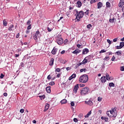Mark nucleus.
Wrapping results in <instances>:
<instances>
[{
	"instance_id": "f257e3e1",
	"label": "nucleus",
	"mask_w": 124,
	"mask_h": 124,
	"mask_svg": "<svg viewBox=\"0 0 124 124\" xmlns=\"http://www.w3.org/2000/svg\"><path fill=\"white\" fill-rule=\"evenodd\" d=\"M75 11L76 12V16L77 20L78 22H80V19L84 17L85 13L83 11H78L77 10H75Z\"/></svg>"
},
{
	"instance_id": "37998d69",
	"label": "nucleus",
	"mask_w": 124,
	"mask_h": 124,
	"mask_svg": "<svg viewBox=\"0 0 124 124\" xmlns=\"http://www.w3.org/2000/svg\"><path fill=\"white\" fill-rule=\"evenodd\" d=\"M47 31H53V29L47 27Z\"/></svg>"
},
{
	"instance_id": "13d9d810",
	"label": "nucleus",
	"mask_w": 124,
	"mask_h": 124,
	"mask_svg": "<svg viewBox=\"0 0 124 124\" xmlns=\"http://www.w3.org/2000/svg\"><path fill=\"white\" fill-rule=\"evenodd\" d=\"M77 47L78 48H82V45L78 44L77 45Z\"/></svg>"
},
{
	"instance_id": "79ce46f5",
	"label": "nucleus",
	"mask_w": 124,
	"mask_h": 124,
	"mask_svg": "<svg viewBox=\"0 0 124 124\" xmlns=\"http://www.w3.org/2000/svg\"><path fill=\"white\" fill-rule=\"evenodd\" d=\"M47 79L48 80H50V79H52V77H51V75H49L47 77Z\"/></svg>"
},
{
	"instance_id": "3c124183",
	"label": "nucleus",
	"mask_w": 124,
	"mask_h": 124,
	"mask_svg": "<svg viewBox=\"0 0 124 124\" xmlns=\"http://www.w3.org/2000/svg\"><path fill=\"white\" fill-rule=\"evenodd\" d=\"M66 69L67 71H68V70H70V69H71V67H66Z\"/></svg>"
},
{
	"instance_id": "7ed1b4c3",
	"label": "nucleus",
	"mask_w": 124,
	"mask_h": 124,
	"mask_svg": "<svg viewBox=\"0 0 124 124\" xmlns=\"http://www.w3.org/2000/svg\"><path fill=\"white\" fill-rule=\"evenodd\" d=\"M90 93V88L88 87H84L80 90V94L84 96Z\"/></svg>"
},
{
	"instance_id": "2eb2a0df",
	"label": "nucleus",
	"mask_w": 124,
	"mask_h": 124,
	"mask_svg": "<svg viewBox=\"0 0 124 124\" xmlns=\"http://www.w3.org/2000/svg\"><path fill=\"white\" fill-rule=\"evenodd\" d=\"M50 108V105L49 104H46L45 107L44 112H46L48 109Z\"/></svg>"
},
{
	"instance_id": "5fc2aeb1",
	"label": "nucleus",
	"mask_w": 124,
	"mask_h": 124,
	"mask_svg": "<svg viewBox=\"0 0 124 124\" xmlns=\"http://www.w3.org/2000/svg\"><path fill=\"white\" fill-rule=\"evenodd\" d=\"M24 111H25V109H23V108H21V109L20 110V113H24Z\"/></svg>"
},
{
	"instance_id": "4d7b16f0",
	"label": "nucleus",
	"mask_w": 124,
	"mask_h": 124,
	"mask_svg": "<svg viewBox=\"0 0 124 124\" xmlns=\"http://www.w3.org/2000/svg\"><path fill=\"white\" fill-rule=\"evenodd\" d=\"M107 42H108V44H111V40H109V39H108L107 40Z\"/></svg>"
},
{
	"instance_id": "b1692460",
	"label": "nucleus",
	"mask_w": 124,
	"mask_h": 124,
	"mask_svg": "<svg viewBox=\"0 0 124 124\" xmlns=\"http://www.w3.org/2000/svg\"><path fill=\"white\" fill-rule=\"evenodd\" d=\"M67 103V100L65 99H64L61 101V103L62 104H65V103Z\"/></svg>"
},
{
	"instance_id": "5701e85b",
	"label": "nucleus",
	"mask_w": 124,
	"mask_h": 124,
	"mask_svg": "<svg viewBox=\"0 0 124 124\" xmlns=\"http://www.w3.org/2000/svg\"><path fill=\"white\" fill-rule=\"evenodd\" d=\"M3 25L4 27H6V26H7V21H6L5 19L3 20Z\"/></svg>"
},
{
	"instance_id": "6e6552de",
	"label": "nucleus",
	"mask_w": 124,
	"mask_h": 124,
	"mask_svg": "<svg viewBox=\"0 0 124 124\" xmlns=\"http://www.w3.org/2000/svg\"><path fill=\"white\" fill-rule=\"evenodd\" d=\"M78 89H79V84H77L74 86V93H77V91H78Z\"/></svg>"
},
{
	"instance_id": "052dcab7",
	"label": "nucleus",
	"mask_w": 124,
	"mask_h": 124,
	"mask_svg": "<svg viewBox=\"0 0 124 124\" xmlns=\"http://www.w3.org/2000/svg\"><path fill=\"white\" fill-rule=\"evenodd\" d=\"M20 66H21V67H24V63L23 62L20 63Z\"/></svg>"
},
{
	"instance_id": "bf43d9fd",
	"label": "nucleus",
	"mask_w": 124,
	"mask_h": 124,
	"mask_svg": "<svg viewBox=\"0 0 124 124\" xmlns=\"http://www.w3.org/2000/svg\"><path fill=\"white\" fill-rule=\"evenodd\" d=\"M121 46H116V49H122Z\"/></svg>"
},
{
	"instance_id": "c03bdc74",
	"label": "nucleus",
	"mask_w": 124,
	"mask_h": 124,
	"mask_svg": "<svg viewBox=\"0 0 124 124\" xmlns=\"http://www.w3.org/2000/svg\"><path fill=\"white\" fill-rule=\"evenodd\" d=\"M104 121H105V122H109V118H108L107 117H105Z\"/></svg>"
},
{
	"instance_id": "39448f33",
	"label": "nucleus",
	"mask_w": 124,
	"mask_h": 124,
	"mask_svg": "<svg viewBox=\"0 0 124 124\" xmlns=\"http://www.w3.org/2000/svg\"><path fill=\"white\" fill-rule=\"evenodd\" d=\"M111 111V115L112 118H116L117 117V110L115 108H112Z\"/></svg>"
},
{
	"instance_id": "774afa93",
	"label": "nucleus",
	"mask_w": 124,
	"mask_h": 124,
	"mask_svg": "<svg viewBox=\"0 0 124 124\" xmlns=\"http://www.w3.org/2000/svg\"><path fill=\"white\" fill-rule=\"evenodd\" d=\"M3 95H4V96H7V93H3Z\"/></svg>"
},
{
	"instance_id": "f8f14e48",
	"label": "nucleus",
	"mask_w": 124,
	"mask_h": 124,
	"mask_svg": "<svg viewBox=\"0 0 124 124\" xmlns=\"http://www.w3.org/2000/svg\"><path fill=\"white\" fill-rule=\"evenodd\" d=\"M54 62H55V59H54V58H51L49 62V65L50 66H53L54 65Z\"/></svg>"
},
{
	"instance_id": "9b49d317",
	"label": "nucleus",
	"mask_w": 124,
	"mask_h": 124,
	"mask_svg": "<svg viewBox=\"0 0 124 124\" xmlns=\"http://www.w3.org/2000/svg\"><path fill=\"white\" fill-rule=\"evenodd\" d=\"M88 53H89V49H88V48H84L82 50V54L83 55H86V54H88Z\"/></svg>"
},
{
	"instance_id": "0e129e2a",
	"label": "nucleus",
	"mask_w": 124,
	"mask_h": 124,
	"mask_svg": "<svg viewBox=\"0 0 124 124\" xmlns=\"http://www.w3.org/2000/svg\"><path fill=\"white\" fill-rule=\"evenodd\" d=\"M61 62H62V63H63V64L66 63V61H65V60H62V61Z\"/></svg>"
},
{
	"instance_id": "7c9ffc66",
	"label": "nucleus",
	"mask_w": 124,
	"mask_h": 124,
	"mask_svg": "<svg viewBox=\"0 0 124 124\" xmlns=\"http://www.w3.org/2000/svg\"><path fill=\"white\" fill-rule=\"evenodd\" d=\"M120 46L123 48V47L124 46V42H120Z\"/></svg>"
},
{
	"instance_id": "f03ea898",
	"label": "nucleus",
	"mask_w": 124,
	"mask_h": 124,
	"mask_svg": "<svg viewBox=\"0 0 124 124\" xmlns=\"http://www.w3.org/2000/svg\"><path fill=\"white\" fill-rule=\"evenodd\" d=\"M79 81L80 83H87L89 81V77L86 74L81 75L79 78Z\"/></svg>"
},
{
	"instance_id": "0eeeda50",
	"label": "nucleus",
	"mask_w": 124,
	"mask_h": 124,
	"mask_svg": "<svg viewBox=\"0 0 124 124\" xmlns=\"http://www.w3.org/2000/svg\"><path fill=\"white\" fill-rule=\"evenodd\" d=\"M85 103L89 106H93V103L91 100H89L88 101H85Z\"/></svg>"
},
{
	"instance_id": "4be33fe9",
	"label": "nucleus",
	"mask_w": 124,
	"mask_h": 124,
	"mask_svg": "<svg viewBox=\"0 0 124 124\" xmlns=\"http://www.w3.org/2000/svg\"><path fill=\"white\" fill-rule=\"evenodd\" d=\"M92 114V110H90L89 112H88L87 115L85 116V118H89L90 116H91Z\"/></svg>"
},
{
	"instance_id": "a18cd8bd",
	"label": "nucleus",
	"mask_w": 124,
	"mask_h": 124,
	"mask_svg": "<svg viewBox=\"0 0 124 124\" xmlns=\"http://www.w3.org/2000/svg\"><path fill=\"white\" fill-rule=\"evenodd\" d=\"M27 25H31V19H29L28 20Z\"/></svg>"
},
{
	"instance_id": "e433bc0d",
	"label": "nucleus",
	"mask_w": 124,
	"mask_h": 124,
	"mask_svg": "<svg viewBox=\"0 0 124 124\" xmlns=\"http://www.w3.org/2000/svg\"><path fill=\"white\" fill-rule=\"evenodd\" d=\"M61 71V69L57 68L55 70V72H60Z\"/></svg>"
},
{
	"instance_id": "aec40b11",
	"label": "nucleus",
	"mask_w": 124,
	"mask_h": 124,
	"mask_svg": "<svg viewBox=\"0 0 124 124\" xmlns=\"http://www.w3.org/2000/svg\"><path fill=\"white\" fill-rule=\"evenodd\" d=\"M46 91L48 93H51V86H48L46 88Z\"/></svg>"
},
{
	"instance_id": "20e7f679",
	"label": "nucleus",
	"mask_w": 124,
	"mask_h": 124,
	"mask_svg": "<svg viewBox=\"0 0 124 124\" xmlns=\"http://www.w3.org/2000/svg\"><path fill=\"white\" fill-rule=\"evenodd\" d=\"M40 36H41L40 33L39 32V31H37L34 33V34L33 36V38H34V40H35L36 41H37V40H38V38H39Z\"/></svg>"
},
{
	"instance_id": "f704fd0d",
	"label": "nucleus",
	"mask_w": 124,
	"mask_h": 124,
	"mask_svg": "<svg viewBox=\"0 0 124 124\" xmlns=\"http://www.w3.org/2000/svg\"><path fill=\"white\" fill-rule=\"evenodd\" d=\"M39 97H40V99H41V100L44 99V98H45V95H41V96H39Z\"/></svg>"
},
{
	"instance_id": "8fccbe9b",
	"label": "nucleus",
	"mask_w": 124,
	"mask_h": 124,
	"mask_svg": "<svg viewBox=\"0 0 124 124\" xmlns=\"http://www.w3.org/2000/svg\"><path fill=\"white\" fill-rule=\"evenodd\" d=\"M120 70H121V71H124V66H121V67H120Z\"/></svg>"
},
{
	"instance_id": "680f3d73",
	"label": "nucleus",
	"mask_w": 124,
	"mask_h": 124,
	"mask_svg": "<svg viewBox=\"0 0 124 124\" xmlns=\"http://www.w3.org/2000/svg\"><path fill=\"white\" fill-rule=\"evenodd\" d=\"M74 122H75V123H77V122H78V119H77V118H74Z\"/></svg>"
},
{
	"instance_id": "c85d7f7f",
	"label": "nucleus",
	"mask_w": 124,
	"mask_h": 124,
	"mask_svg": "<svg viewBox=\"0 0 124 124\" xmlns=\"http://www.w3.org/2000/svg\"><path fill=\"white\" fill-rule=\"evenodd\" d=\"M97 0H91L90 1L91 4H93V3H94V2H97Z\"/></svg>"
},
{
	"instance_id": "864d4df0",
	"label": "nucleus",
	"mask_w": 124,
	"mask_h": 124,
	"mask_svg": "<svg viewBox=\"0 0 124 124\" xmlns=\"http://www.w3.org/2000/svg\"><path fill=\"white\" fill-rule=\"evenodd\" d=\"M3 77H4V76L2 74H1L0 76V79H3Z\"/></svg>"
},
{
	"instance_id": "69168bd1",
	"label": "nucleus",
	"mask_w": 124,
	"mask_h": 124,
	"mask_svg": "<svg viewBox=\"0 0 124 124\" xmlns=\"http://www.w3.org/2000/svg\"><path fill=\"white\" fill-rule=\"evenodd\" d=\"M31 31H30L29 30H27L26 31V33L27 34H29V32H30Z\"/></svg>"
},
{
	"instance_id": "c9c22d12",
	"label": "nucleus",
	"mask_w": 124,
	"mask_h": 124,
	"mask_svg": "<svg viewBox=\"0 0 124 124\" xmlns=\"http://www.w3.org/2000/svg\"><path fill=\"white\" fill-rule=\"evenodd\" d=\"M80 71V72H83V71L85 72V71H87V69L86 68L81 69Z\"/></svg>"
},
{
	"instance_id": "9d476101",
	"label": "nucleus",
	"mask_w": 124,
	"mask_h": 124,
	"mask_svg": "<svg viewBox=\"0 0 124 124\" xmlns=\"http://www.w3.org/2000/svg\"><path fill=\"white\" fill-rule=\"evenodd\" d=\"M124 5V0H120L118 6L119 7H123Z\"/></svg>"
},
{
	"instance_id": "de8ad7c7",
	"label": "nucleus",
	"mask_w": 124,
	"mask_h": 124,
	"mask_svg": "<svg viewBox=\"0 0 124 124\" xmlns=\"http://www.w3.org/2000/svg\"><path fill=\"white\" fill-rule=\"evenodd\" d=\"M113 42H117L118 41V38H115L113 40Z\"/></svg>"
},
{
	"instance_id": "4468645a",
	"label": "nucleus",
	"mask_w": 124,
	"mask_h": 124,
	"mask_svg": "<svg viewBox=\"0 0 124 124\" xmlns=\"http://www.w3.org/2000/svg\"><path fill=\"white\" fill-rule=\"evenodd\" d=\"M81 52L80 50H79V49H77L75 51L72 52L73 54H74L75 55H77V54H79Z\"/></svg>"
},
{
	"instance_id": "72a5a7b5",
	"label": "nucleus",
	"mask_w": 124,
	"mask_h": 124,
	"mask_svg": "<svg viewBox=\"0 0 124 124\" xmlns=\"http://www.w3.org/2000/svg\"><path fill=\"white\" fill-rule=\"evenodd\" d=\"M49 86H54L55 85V82L51 81L49 83Z\"/></svg>"
},
{
	"instance_id": "1a4fd4ad",
	"label": "nucleus",
	"mask_w": 124,
	"mask_h": 124,
	"mask_svg": "<svg viewBox=\"0 0 124 124\" xmlns=\"http://www.w3.org/2000/svg\"><path fill=\"white\" fill-rule=\"evenodd\" d=\"M88 62V61L87 60L86 58H85L83 61L81 62L78 63V66L82 65V64H86V63Z\"/></svg>"
},
{
	"instance_id": "f3484780",
	"label": "nucleus",
	"mask_w": 124,
	"mask_h": 124,
	"mask_svg": "<svg viewBox=\"0 0 124 124\" xmlns=\"http://www.w3.org/2000/svg\"><path fill=\"white\" fill-rule=\"evenodd\" d=\"M82 6V2L80 1H78L77 2V7H78V8H80Z\"/></svg>"
},
{
	"instance_id": "cd10ccee",
	"label": "nucleus",
	"mask_w": 124,
	"mask_h": 124,
	"mask_svg": "<svg viewBox=\"0 0 124 124\" xmlns=\"http://www.w3.org/2000/svg\"><path fill=\"white\" fill-rule=\"evenodd\" d=\"M106 79L108 80V81H109V80H110V77H109V74H106Z\"/></svg>"
},
{
	"instance_id": "a878e982",
	"label": "nucleus",
	"mask_w": 124,
	"mask_h": 124,
	"mask_svg": "<svg viewBox=\"0 0 124 124\" xmlns=\"http://www.w3.org/2000/svg\"><path fill=\"white\" fill-rule=\"evenodd\" d=\"M13 29H14V25H11L8 28V31H12V30H13Z\"/></svg>"
},
{
	"instance_id": "603ef678",
	"label": "nucleus",
	"mask_w": 124,
	"mask_h": 124,
	"mask_svg": "<svg viewBox=\"0 0 124 124\" xmlns=\"http://www.w3.org/2000/svg\"><path fill=\"white\" fill-rule=\"evenodd\" d=\"M116 59V57H115V56H113L111 58V61L112 62H114V61H115V60Z\"/></svg>"
},
{
	"instance_id": "a211bd4d",
	"label": "nucleus",
	"mask_w": 124,
	"mask_h": 124,
	"mask_svg": "<svg viewBox=\"0 0 124 124\" xmlns=\"http://www.w3.org/2000/svg\"><path fill=\"white\" fill-rule=\"evenodd\" d=\"M101 81L102 83H105V82H106L107 79H106V78L105 77V76L101 77Z\"/></svg>"
},
{
	"instance_id": "a19ab883",
	"label": "nucleus",
	"mask_w": 124,
	"mask_h": 124,
	"mask_svg": "<svg viewBox=\"0 0 124 124\" xmlns=\"http://www.w3.org/2000/svg\"><path fill=\"white\" fill-rule=\"evenodd\" d=\"M85 84L83 83L79 84V87H80V88H83V87H85Z\"/></svg>"
},
{
	"instance_id": "2f4dec72",
	"label": "nucleus",
	"mask_w": 124,
	"mask_h": 124,
	"mask_svg": "<svg viewBox=\"0 0 124 124\" xmlns=\"http://www.w3.org/2000/svg\"><path fill=\"white\" fill-rule=\"evenodd\" d=\"M104 61H109L110 60V57H106L104 59Z\"/></svg>"
},
{
	"instance_id": "dca6fc26",
	"label": "nucleus",
	"mask_w": 124,
	"mask_h": 124,
	"mask_svg": "<svg viewBox=\"0 0 124 124\" xmlns=\"http://www.w3.org/2000/svg\"><path fill=\"white\" fill-rule=\"evenodd\" d=\"M102 6H103V5L102 4V2H99L98 3H97V8L98 9L101 8V7H102Z\"/></svg>"
},
{
	"instance_id": "338daca9",
	"label": "nucleus",
	"mask_w": 124,
	"mask_h": 124,
	"mask_svg": "<svg viewBox=\"0 0 124 124\" xmlns=\"http://www.w3.org/2000/svg\"><path fill=\"white\" fill-rule=\"evenodd\" d=\"M71 105L72 107L74 106V102H71Z\"/></svg>"
},
{
	"instance_id": "c756f323",
	"label": "nucleus",
	"mask_w": 124,
	"mask_h": 124,
	"mask_svg": "<svg viewBox=\"0 0 124 124\" xmlns=\"http://www.w3.org/2000/svg\"><path fill=\"white\" fill-rule=\"evenodd\" d=\"M109 86L114 87H115V84L113 82H110L109 83Z\"/></svg>"
},
{
	"instance_id": "423d86ee",
	"label": "nucleus",
	"mask_w": 124,
	"mask_h": 124,
	"mask_svg": "<svg viewBox=\"0 0 124 124\" xmlns=\"http://www.w3.org/2000/svg\"><path fill=\"white\" fill-rule=\"evenodd\" d=\"M56 42L59 45H62L63 43V39L62 38V37H58L56 40Z\"/></svg>"
},
{
	"instance_id": "473e14b6",
	"label": "nucleus",
	"mask_w": 124,
	"mask_h": 124,
	"mask_svg": "<svg viewBox=\"0 0 124 124\" xmlns=\"http://www.w3.org/2000/svg\"><path fill=\"white\" fill-rule=\"evenodd\" d=\"M106 7L108 8L110 7V2H106Z\"/></svg>"
},
{
	"instance_id": "49530a36",
	"label": "nucleus",
	"mask_w": 124,
	"mask_h": 124,
	"mask_svg": "<svg viewBox=\"0 0 124 124\" xmlns=\"http://www.w3.org/2000/svg\"><path fill=\"white\" fill-rule=\"evenodd\" d=\"M31 25H30L28 26L27 27V30H31Z\"/></svg>"
},
{
	"instance_id": "412c9836",
	"label": "nucleus",
	"mask_w": 124,
	"mask_h": 124,
	"mask_svg": "<svg viewBox=\"0 0 124 124\" xmlns=\"http://www.w3.org/2000/svg\"><path fill=\"white\" fill-rule=\"evenodd\" d=\"M47 28H49L50 29H54V24L53 23H49L47 26Z\"/></svg>"
},
{
	"instance_id": "393cba45",
	"label": "nucleus",
	"mask_w": 124,
	"mask_h": 124,
	"mask_svg": "<svg viewBox=\"0 0 124 124\" xmlns=\"http://www.w3.org/2000/svg\"><path fill=\"white\" fill-rule=\"evenodd\" d=\"M122 53H123V52H122V51L119 50L117 51L115 54L116 55H117L118 56H122Z\"/></svg>"
},
{
	"instance_id": "ddd939ff",
	"label": "nucleus",
	"mask_w": 124,
	"mask_h": 124,
	"mask_svg": "<svg viewBox=\"0 0 124 124\" xmlns=\"http://www.w3.org/2000/svg\"><path fill=\"white\" fill-rule=\"evenodd\" d=\"M57 51H58V48H56L54 47L53 50L51 51L52 54L56 55V54H57Z\"/></svg>"
},
{
	"instance_id": "4c0bfd02",
	"label": "nucleus",
	"mask_w": 124,
	"mask_h": 124,
	"mask_svg": "<svg viewBox=\"0 0 124 124\" xmlns=\"http://www.w3.org/2000/svg\"><path fill=\"white\" fill-rule=\"evenodd\" d=\"M87 29H91L92 28V24H88L87 25Z\"/></svg>"
},
{
	"instance_id": "bb28decb",
	"label": "nucleus",
	"mask_w": 124,
	"mask_h": 124,
	"mask_svg": "<svg viewBox=\"0 0 124 124\" xmlns=\"http://www.w3.org/2000/svg\"><path fill=\"white\" fill-rule=\"evenodd\" d=\"M106 114L108 117H112V115L111 114V110L107 111L106 112Z\"/></svg>"
},
{
	"instance_id": "6e6d98bb",
	"label": "nucleus",
	"mask_w": 124,
	"mask_h": 124,
	"mask_svg": "<svg viewBox=\"0 0 124 124\" xmlns=\"http://www.w3.org/2000/svg\"><path fill=\"white\" fill-rule=\"evenodd\" d=\"M109 22L110 23H114V19H110Z\"/></svg>"
},
{
	"instance_id": "58836bf2",
	"label": "nucleus",
	"mask_w": 124,
	"mask_h": 124,
	"mask_svg": "<svg viewBox=\"0 0 124 124\" xmlns=\"http://www.w3.org/2000/svg\"><path fill=\"white\" fill-rule=\"evenodd\" d=\"M101 53H106V50L105 49H102L100 51V54Z\"/></svg>"
},
{
	"instance_id": "e2e57ef3",
	"label": "nucleus",
	"mask_w": 124,
	"mask_h": 124,
	"mask_svg": "<svg viewBox=\"0 0 124 124\" xmlns=\"http://www.w3.org/2000/svg\"><path fill=\"white\" fill-rule=\"evenodd\" d=\"M86 15H89V10H87L86 12H85Z\"/></svg>"
},
{
	"instance_id": "ea45409f",
	"label": "nucleus",
	"mask_w": 124,
	"mask_h": 124,
	"mask_svg": "<svg viewBox=\"0 0 124 124\" xmlns=\"http://www.w3.org/2000/svg\"><path fill=\"white\" fill-rule=\"evenodd\" d=\"M97 100H98V101H99V102H100V101H101V100H102V97H98Z\"/></svg>"
},
{
	"instance_id": "09e8293b",
	"label": "nucleus",
	"mask_w": 124,
	"mask_h": 124,
	"mask_svg": "<svg viewBox=\"0 0 124 124\" xmlns=\"http://www.w3.org/2000/svg\"><path fill=\"white\" fill-rule=\"evenodd\" d=\"M71 77L73 78H75V77H76V75L75 74H73L72 76H71Z\"/></svg>"
},
{
	"instance_id": "6ab92c4d",
	"label": "nucleus",
	"mask_w": 124,
	"mask_h": 124,
	"mask_svg": "<svg viewBox=\"0 0 124 124\" xmlns=\"http://www.w3.org/2000/svg\"><path fill=\"white\" fill-rule=\"evenodd\" d=\"M85 58H86L87 62H91V60H92V59H93V56H92L91 55H89L86 57Z\"/></svg>"
}]
</instances>
